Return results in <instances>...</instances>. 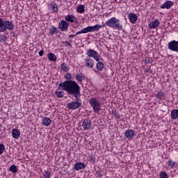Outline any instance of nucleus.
<instances>
[{
  "mask_svg": "<svg viewBox=\"0 0 178 178\" xmlns=\"http://www.w3.org/2000/svg\"><path fill=\"white\" fill-rule=\"evenodd\" d=\"M58 90L66 91L68 95H72L75 98V101H72L67 104V107L68 109L76 111L79 109L82 105L81 95L80 86L75 81H65L58 85Z\"/></svg>",
  "mask_w": 178,
  "mask_h": 178,
  "instance_id": "nucleus-1",
  "label": "nucleus"
},
{
  "mask_svg": "<svg viewBox=\"0 0 178 178\" xmlns=\"http://www.w3.org/2000/svg\"><path fill=\"white\" fill-rule=\"evenodd\" d=\"M94 26H98L99 29L97 31L102 29V27H109L110 29H113L114 30H123V24H122V21L117 19L115 17H112L107 22L104 23V25L95 24Z\"/></svg>",
  "mask_w": 178,
  "mask_h": 178,
  "instance_id": "nucleus-2",
  "label": "nucleus"
},
{
  "mask_svg": "<svg viewBox=\"0 0 178 178\" xmlns=\"http://www.w3.org/2000/svg\"><path fill=\"white\" fill-rule=\"evenodd\" d=\"M15 29V24L12 21L3 20L0 17V33H5L6 30L12 31Z\"/></svg>",
  "mask_w": 178,
  "mask_h": 178,
  "instance_id": "nucleus-3",
  "label": "nucleus"
},
{
  "mask_svg": "<svg viewBox=\"0 0 178 178\" xmlns=\"http://www.w3.org/2000/svg\"><path fill=\"white\" fill-rule=\"evenodd\" d=\"M98 26H89L86 28H83L82 30L76 32L74 35H70L69 38H73L76 35H80V34H87V33H94L97 31L99 28Z\"/></svg>",
  "mask_w": 178,
  "mask_h": 178,
  "instance_id": "nucleus-4",
  "label": "nucleus"
},
{
  "mask_svg": "<svg viewBox=\"0 0 178 178\" xmlns=\"http://www.w3.org/2000/svg\"><path fill=\"white\" fill-rule=\"evenodd\" d=\"M99 99H101L99 97H91L89 99V104L95 113H98L101 111V101Z\"/></svg>",
  "mask_w": 178,
  "mask_h": 178,
  "instance_id": "nucleus-5",
  "label": "nucleus"
},
{
  "mask_svg": "<svg viewBox=\"0 0 178 178\" xmlns=\"http://www.w3.org/2000/svg\"><path fill=\"white\" fill-rule=\"evenodd\" d=\"M86 55L88 58H93L96 62H99V54H98V51L90 49L86 51Z\"/></svg>",
  "mask_w": 178,
  "mask_h": 178,
  "instance_id": "nucleus-6",
  "label": "nucleus"
},
{
  "mask_svg": "<svg viewBox=\"0 0 178 178\" xmlns=\"http://www.w3.org/2000/svg\"><path fill=\"white\" fill-rule=\"evenodd\" d=\"M168 48L172 52H177L178 54V41L171 40L168 43Z\"/></svg>",
  "mask_w": 178,
  "mask_h": 178,
  "instance_id": "nucleus-7",
  "label": "nucleus"
},
{
  "mask_svg": "<svg viewBox=\"0 0 178 178\" xmlns=\"http://www.w3.org/2000/svg\"><path fill=\"white\" fill-rule=\"evenodd\" d=\"M69 26H70V24L63 19L58 23V29L60 30V31H67Z\"/></svg>",
  "mask_w": 178,
  "mask_h": 178,
  "instance_id": "nucleus-8",
  "label": "nucleus"
},
{
  "mask_svg": "<svg viewBox=\"0 0 178 178\" xmlns=\"http://www.w3.org/2000/svg\"><path fill=\"white\" fill-rule=\"evenodd\" d=\"M83 130L88 131L91 129V120L90 118H85L82 122Z\"/></svg>",
  "mask_w": 178,
  "mask_h": 178,
  "instance_id": "nucleus-9",
  "label": "nucleus"
},
{
  "mask_svg": "<svg viewBox=\"0 0 178 178\" xmlns=\"http://www.w3.org/2000/svg\"><path fill=\"white\" fill-rule=\"evenodd\" d=\"M65 20L67 23H79V19L76 16L72 14H68L67 15L65 16Z\"/></svg>",
  "mask_w": 178,
  "mask_h": 178,
  "instance_id": "nucleus-10",
  "label": "nucleus"
},
{
  "mask_svg": "<svg viewBox=\"0 0 178 178\" xmlns=\"http://www.w3.org/2000/svg\"><path fill=\"white\" fill-rule=\"evenodd\" d=\"M84 61H85V64H84L85 67H88L89 69H93L95 65V63L92 58L86 57L84 59Z\"/></svg>",
  "mask_w": 178,
  "mask_h": 178,
  "instance_id": "nucleus-11",
  "label": "nucleus"
},
{
  "mask_svg": "<svg viewBox=\"0 0 178 178\" xmlns=\"http://www.w3.org/2000/svg\"><path fill=\"white\" fill-rule=\"evenodd\" d=\"M105 68V65L104 64V63L101 62V61H97V64H96V69L92 70L93 72H95V73H102V70H104V69Z\"/></svg>",
  "mask_w": 178,
  "mask_h": 178,
  "instance_id": "nucleus-12",
  "label": "nucleus"
},
{
  "mask_svg": "<svg viewBox=\"0 0 178 178\" xmlns=\"http://www.w3.org/2000/svg\"><path fill=\"white\" fill-rule=\"evenodd\" d=\"M128 19H129L130 23L132 24H136L138 20V16H137L136 13H131L128 15Z\"/></svg>",
  "mask_w": 178,
  "mask_h": 178,
  "instance_id": "nucleus-13",
  "label": "nucleus"
},
{
  "mask_svg": "<svg viewBox=\"0 0 178 178\" xmlns=\"http://www.w3.org/2000/svg\"><path fill=\"white\" fill-rule=\"evenodd\" d=\"M172 6H173V2L172 1H166L161 6V9H170Z\"/></svg>",
  "mask_w": 178,
  "mask_h": 178,
  "instance_id": "nucleus-14",
  "label": "nucleus"
},
{
  "mask_svg": "<svg viewBox=\"0 0 178 178\" xmlns=\"http://www.w3.org/2000/svg\"><path fill=\"white\" fill-rule=\"evenodd\" d=\"M124 136L130 140L134 136V131L133 129H127L124 132Z\"/></svg>",
  "mask_w": 178,
  "mask_h": 178,
  "instance_id": "nucleus-15",
  "label": "nucleus"
},
{
  "mask_svg": "<svg viewBox=\"0 0 178 178\" xmlns=\"http://www.w3.org/2000/svg\"><path fill=\"white\" fill-rule=\"evenodd\" d=\"M20 131H19L17 129L14 128L12 129V137L13 138H15V140H17L20 137Z\"/></svg>",
  "mask_w": 178,
  "mask_h": 178,
  "instance_id": "nucleus-16",
  "label": "nucleus"
},
{
  "mask_svg": "<svg viewBox=\"0 0 178 178\" xmlns=\"http://www.w3.org/2000/svg\"><path fill=\"white\" fill-rule=\"evenodd\" d=\"M159 24H161V22H159V19H156L149 24V29H156L159 26Z\"/></svg>",
  "mask_w": 178,
  "mask_h": 178,
  "instance_id": "nucleus-17",
  "label": "nucleus"
},
{
  "mask_svg": "<svg viewBox=\"0 0 178 178\" xmlns=\"http://www.w3.org/2000/svg\"><path fill=\"white\" fill-rule=\"evenodd\" d=\"M86 168V164L81 162H77L74 164L75 170H81Z\"/></svg>",
  "mask_w": 178,
  "mask_h": 178,
  "instance_id": "nucleus-18",
  "label": "nucleus"
},
{
  "mask_svg": "<svg viewBox=\"0 0 178 178\" xmlns=\"http://www.w3.org/2000/svg\"><path fill=\"white\" fill-rule=\"evenodd\" d=\"M154 97L156 99H159V101L165 100V93L161 91L157 92Z\"/></svg>",
  "mask_w": 178,
  "mask_h": 178,
  "instance_id": "nucleus-19",
  "label": "nucleus"
},
{
  "mask_svg": "<svg viewBox=\"0 0 178 178\" xmlns=\"http://www.w3.org/2000/svg\"><path fill=\"white\" fill-rule=\"evenodd\" d=\"M59 33V31L58 30V28L55 27L54 26H51L49 29V34L50 35H55V34H58Z\"/></svg>",
  "mask_w": 178,
  "mask_h": 178,
  "instance_id": "nucleus-20",
  "label": "nucleus"
},
{
  "mask_svg": "<svg viewBox=\"0 0 178 178\" xmlns=\"http://www.w3.org/2000/svg\"><path fill=\"white\" fill-rule=\"evenodd\" d=\"M167 165L170 169H173L177 165V161H173V159H170L168 161Z\"/></svg>",
  "mask_w": 178,
  "mask_h": 178,
  "instance_id": "nucleus-21",
  "label": "nucleus"
},
{
  "mask_svg": "<svg viewBox=\"0 0 178 178\" xmlns=\"http://www.w3.org/2000/svg\"><path fill=\"white\" fill-rule=\"evenodd\" d=\"M51 120L48 117H44L42 120V124L43 126H46V127H48V126L51 125Z\"/></svg>",
  "mask_w": 178,
  "mask_h": 178,
  "instance_id": "nucleus-22",
  "label": "nucleus"
},
{
  "mask_svg": "<svg viewBox=\"0 0 178 178\" xmlns=\"http://www.w3.org/2000/svg\"><path fill=\"white\" fill-rule=\"evenodd\" d=\"M170 116L172 120H176V119L178 118V110L176 108L172 110Z\"/></svg>",
  "mask_w": 178,
  "mask_h": 178,
  "instance_id": "nucleus-23",
  "label": "nucleus"
},
{
  "mask_svg": "<svg viewBox=\"0 0 178 178\" xmlns=\"http://www.w3.org/2000/svg\"><path fill=\"white\" fill-rule=\"evenodd\" d=\"M47 58L50 62H56V56H55L54 53H49L47 55Z\"/></svg>",
  "mask_w": 178,
  "mask_h": 178,
  "instance_id": "nucleus-24",
  "label": "nucleus"
},
{
  "mask_svg": "<svg viewBox=\"0 0 178 178\" xmlns=\"http://www.w3.org/2000/svg\"><path fill=\"white\" fill-rule=\"evenodd\" d=\"M85 10H86V8L84 7V5H79L76 8V12L78 13H84Z\"/></svg>",
  "mask_w": 178,
  "mask_h": 178,
  "instance_id": "nucleus-25",
  "label": "nucleus"
},
{
  "mask_svg": "<svg viewBox=\"0 0 178 178\" xmlns=\"http://www.w3.org/2000/svg\"><path fill=\"white\" fill-rule=\"evenodd\" d=\"M113 115H114L115 118L117 120V123H119V119H120V114L116 111H113Z\"/></svg>",
  "mask_w": 178,
  "mask_h": 178,
  "instance_id": "nucleus-26",
  "label": "nucleus"
},
{
  "mask_svg": "<svg viewBox=\"0 0 178 178\" xmlns=\"http://www.w3.org/2000/svg\"><path fill=\"white\" fill-rule=\"evenodd\" d=\"M10 172H12V173H17V166L13 164L10 168H9Z\"/></svg>",
  "mask_w": 178,
  "mask_h": 178,
  "instance_id": "nucleus-27",
  "label": "nucleus"
},
{
  "mask_svg": "<svg viewBox=\"0 0 178 178\" xmlns=\"http://www.w3.org/2000/svg\"><path fill=\"white\" fill-rule=\"evenodd\" d=\"M51 10H53L54 13L58 12V5L56 4V3H52L51 4Z\"/></svg>",
  "mask_w": 178,
  "mask_h": 178,
  "instance_id": "nucleus-28",
  "label": "nucleus"
},
{
  "mask_svg": "<svg viewBox=\"0 0 178 178\" xmlns=\"http://www.w3.org/2000/svg\"><path fill=\"white\" fill-rule=\"evenodd\" d=\"M55 95H56L57 98H63L65 95V92L63 91H56Z\"/></svg>",
  "mask_w": 178,
  "mask_h": 178,
  "instance_id": "nucleus-29",
  "label": "nucleus"
},
{
  "mask_svg": "<svg viewBox=\"0 0 178 178\" xmlns=\"http://www.w3.org/2000/svg\"><path fill=\"white\" fill-rule=\"evenodd\" d=\"M43 178H51V171H49V170L44 171Z\"/></svg>",
  "mask_w": 178,
  "mask_h": 178,
  "instance_id": "nucleus-30",
  "label": "nucleus"
},
{
  "mask_svg": "<svg viewBox=\"0 0 178 178\" xmlns=\"http://www.w3.org/2000/svg\"><path fill=\"white\" fill-rule=\"evenodd\" d=\"M60 67L61 70H63V72H67V70H69V68L67 67V64H66V63H63Z\"/></svg>",
  "mask_w": 178,
  "mask_h": 178,
  "instance_id": "nucleus-31",
  "label": "nucleus"
},
{
  "mask_svg": "<svg viewBox=\"0 0 178 178\" xmlns=\"http://www.w3.org/2000/svg\"><path fill=\"white\" fill-rule=\"evenodd\" d=\"M75 79L76 80V81H78V83L83 82V76L81 75H80L79 74H78L75 76Z\"/></svg>",
  "mask_w": 178,
  "mask_h": 178,
  "instance_id": "nucleus-32",
  "label": "nucleus"
},
{
  "mask_svg": "<svg viewBox=\"0 0 178 178\" xmlns=\"http://www.w3.org/2000/svg\"><path fill=\"white\" fill-rule=\"evenodd\" d=\"M159 177L160 178H168V173L165 172L164 171H161L159 172Z\"/></svg>",
  "mask_w": 178,
  "mask_h": 178,
  "instance_id": "nucleus-33",
  "label": "nucleus"
},
{
  "mask_svg": "<svg viewBox=\"0 0 178 178\" xmlns=\"http://www.w3.org/2000/svg\"><path fill=\"white\" fill-rule=\"evenodd\" d=\"M65 79H66L67 81H73V80H72V74L70 73H67L65 76Z\"/></svg>",
  "mask_w": 178,
  "mask_h": 178,
  "instance_id": "nucleus-34",
  "label": "nucleus"
},
{
  "mask_svg": "<svg viewBox=\"0 0 178 178\" xmlns=\"http://www.w3.org/2000/svg\"><path fill=\"white\" fill-rule=\"evenodd\" d=\"M5 152V145L0 143V155Z\"/></svg>",
  "mask_w": 178,
  "mask_h": 178,
  "instance_id": "nucleus-35",
  "label": "nucleus"
},
{
  "mask_svg": "<svg viewBox=\"0 0 178 178\" xmlns=\"http://www.w3.org/2000/svg\"><path fill=\"white\" fill-rule=\"evenodd\" d=\"M145 73L146 76H149V74H151V73H152V70H151V67H149V68H145Z\"/></svg>",
  "mask_w": 178,
  "mask_h": 178,
  "instance_id": "nucleus-36",
  "label": "nucleus"
},
{
  "mask_svg": "<svg viewBox=\"0 0 178 178\" xmlns=\"http://www.w3.org/2000/svg\"><path fill=\"white\" fill-rule=\"evenodd\" d=\"M0 40L3 41V42H5V41L8 40V36H6V35H0Z\"/></svg>",
  "mask_w": 178,
  "mask_h": 178,
  "instance_id": "nucleus-37",
  "label": "nucleus"
},
{
  "mask_svg": "<svg viewBox=\"0 0 178 178\" xmlns=\"http://www.w3.org/2000/svg\"><path fill=\"white\" fill-rule=\"evenodd\" d=\"M96 175H97V178L102 177V174L101 173V171H99V170L96 171Z\"/></svg>",
  "mask_w": 178,
  "mask_h": 178,
  "instance_id": "nucleus-38",
  "label": "nucleus"
},
{
  "mask_svg": "<svg viewBox=\"0 0 178 178\" xmlns=\"http://www.w3.org/2000/svg\"><path fill=\"white\" fill-rule=\"evenodd\" d=\"M145 63L146 65H149V63H151V59H149V58H145Z\"/></svg>",
  "mask_w": 178,
  "mask_h": 178,
  "instance_id": "nucleus-39",
  "label": "nucleus"
},
{
  "mask_svg": "<svg viewBox=\"0 0 178 178\" xmlns=\"http://www.w3.org/2000/svg\"><path fill=\"white\" fill-rule=\"evenodd\" d=\"M63 44H66L68 47H71L72 46V43H70L69 41L66 40L65 42H63Z\"/></svg>",
  "mask_w": 178,
  "mask_h": 178,
  "instance_id": "nucleus-40",
  "label": "nucleus"
},
{
  "mask_svg": "<svg viewBox=\"0 0 178 178\" xmlns=\"http://www.w3.org/2000/svg\"><path fill=\"white\" fill-rule=\"evenodd\" d=\"M44 55V50H40L39 51V56H42Z\"/></svg>",
  "mask_w": 178,
  "mask_h": 178,
  "instance_id": "nucleus-41",
  "label": "nucleus"
},
{
  "mask_svg": "<svg viewBox=\"0 0 178 178\" xmlns=\"http://www.w3.org/2000/svg\"><path fill=\"white\" fill-rule=\"evenodd\" d=\"M90 159H91V161H95V157H94V156H91V157H90Z\"/></svg>",
  "mask_w": 178,
  "mask_h": 178,
  "instance_id": "nucleus-42",
  "label": "nucleus"
},
{
  "mask_svg": "<svg viewBox=\"0 0 178 178\" xmlns=\"http://www.w3.org/2000/svg\"><path fill=\"white\" fill-rule=\"evenodd\" d=\"M2 129V124H0V130Z\"/></svg>",
  "mask_w": 178,
  "mask_h": 178,
  "instance_id": "nucleus-43",
  "label": "nucleus"
},
{
  "mask_svg": "<svg viewBox=\"0 0 178 178\" xmlns=\"http://www.w3.org/2000/svg\"><path fill=\"white\" fill-rule=\"evenodd\" d=\"M101 99H104V97H102Z\"/></svg>",
  "mask_w": 178,
  "mask_h": 178,
  "instance_id": "nucleus-44",
  "label": "nucleus"
}]
</instances>
